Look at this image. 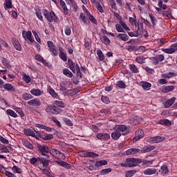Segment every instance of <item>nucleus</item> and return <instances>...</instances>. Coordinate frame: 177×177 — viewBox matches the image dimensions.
<instances>
[{"mask_svg":"<svg viewBox=\"0 0 177 177\" xmlns=\"http://www.w3.org/2000/svg\"><path fill=\"white\" fill-rule=\"evenodd\" d=\"M138 164H142V159L138 158H129L126 159L124 163L120 165L124 168H133L138 167Z\"/></svg>","mask_w":177,"mask_h":177,"instance_id":"f257e3e1","label":"nucleus"},{"mask_svg":"<svg viewBox=\"0 0 177 177\" xmlns=\"http://www.w3.org/2000/svg\"><path fill=\"white\" fill-rule=\"evenodd\" d=\"M43 15L44 17H46V20L49 21L50 23H53V21H59V17L56 16V14H55V12L51 11L48 12V10L44 9L43 12Z\"/></svg>","mask_w":177,"mask_h":177,"instance_id":"f03ea898","label":"nucleus"},{"mask_svg":"<svg viewBox=\"0 0 177 177\" xmlns=\"http://www.w3.org/2000/svg\"><path fill=\"white\" fill-rule=\"evenodd\" d=\"M45 111H46L48 114L57 115V114H60V113H62L63 110L56 106V105H48L46 106Z\"/></svg>","mask_w":177,"mask_h":177,"instance_id":"7ed1b4c3","label":"nucleus"},{"mask_svg":"<svg viewBox=\"0 0 177 177\" xmlns=\"http://www.w3.org/2000/svg\"><path fill=\"white\" fill-rule=\"evenodd\" d=\"M50 154L57 160H66V156L64 153L56 149H50Z\"/></svg>","mask_w":177,"mask_h":177,"instance_id":"20e7f679","label":"nucleus"},{"mask_svg":"<svg viewBox=\"0 0 177 177\" xmlns=\"http://www.w3.org/2000/svg\"><path fill=\"white\" fill-rule=\"evenodd\" d=\"M114 131H118L119 133L125 136V135H128L129 133V129H128V127L125 126V124H118L114 127Z\"/></svg>","mask_w":177,"mask_h":177,"instance_id":"39448f33","label":"nucleus"},{"mask_svg":"<svg viewBox=\"0 0 177 177\" xmlns=\"http://www.w3.org/2000/svg\"><path fill=\"white\" fill-rule=\"evenodd\" d=\"M24 133L26 136H32V138H35L37 140L41 138V133L39 131H36L37 135H35V131L31 129H24Z\"/></svg>","mask_w":177,"mask_h":177,"instance_id":"423d86ee","label":"nucleus"},{"mask_svg":"<svg viewBox=\"0 0 177 177\" xmlns=\"http://www.w3.org/2000/svg\"><path fill=\"white\" fill-rule=\"evenodd\" d=\"M79 156H80V157L89 158H97V157H99V154L95 152L86 151H82L79 152Z\"/></svg>","mask_w":177,"mask_h":177,"instance_id":"0eeeda50","label":"nucleus"},{"mask_svg":"<svg viewBox=\"0 0 177 177\" xmlns=\"http://www.w3.org/2000/svg\"><path fill=\"white\" fill-rule=\"evenodd\" d=\"M37 149L39 151H40L41 156H48L50 149H49V147L46 145H42L41 144H37Z\"/></svg>","mask_w":177,"mask_h":177,"instance_id":"6e6552de","label":"nucleus"},{"mask_svg":"<svg viewBox=\"0 0 177 177\" xmlns=\"http://www.w3.org/2000/svg\"><path fill=\"white\" fill-rule=\"evenodd\" d=\"M47 45L50 49V52H51L53 56H57L59 55V50H57V47L54 44L53 41H48Z\"/></svg>","mask_w":177,"mask_h":177,"instance_id":"1a4fd4ad","label":"nucleus"},{"mask_svg":"<svg viewBox=\"0 0 177 177\" xmlns=\"http://www.w3.org/2000/svg\"><path fill=\"white\" fill-rule=\"evenodd\" d=\"M162 52L165 53H167V55H172L173 53H175V52H177V42L171 44L170 46V48H163L162 49Z\"/></svg>","mask_w":177,"mask_h":177,"instance_id":"9d476101","label":"nucleus"},{"mask_svg":"<svg viewBox=\"0 0 177 177\" xmlns=\"http://www.w3.org/2000/svg\"><path fill=\"white\" fill-rule=\"evenodd\" d=\"M165 140V138L160 136H156L154 137H150L148 139V142L151 145L154 143H161V142H164Z\"/></svg>","mask_w":177,"mask_h":177,"instance_id":"9b49d317","label":"nucleus"},{"mask_svg":"<svg viewBox=\"0 0 177 177\" xmlns=\"http://www.w3.org/2000/svg\"><path fill=\"white\" fill-rule=\"evenodd\" d=\"M96 138L102 142L107 141L110 139V134L107 133H98L96 134Z\"/></svg>","mask_w":177,"mask_h":177,"instance_id":"f8f14e48","label":"nucleus"},{"mask_svg":"<svg viewBox=\"0 0 177 177\" xmlns=\"http://www.w3.org/2000/svg\"><path fill=\"white\" fill-rule=\"evenodd\" d=\"M22 37H23L24 39H25V41H27V39H28L31 43L34 42V39H32V33H31V31L24 30L22 32Z\"/></svg>","mask_w":177,"mask_h":177,"instance_id":"ddd939ff","label":"nucleus"},{"mask_svg":"<svg viewBox=\"0 0 177 177\" xmlns=\"http://www.w3.org/2000/svg\"><path fill=\"white\" fill-rule=\"evenodd\" d=\"M58 49L59 52V57L61 60H63V62H66L67 60V53H66V50L61 46H59Z\"/></svg>","mask_w":177,"mask_h":177,"instance_id":"4468645a","label":"nucleus"},{"mask_svg":"<svg viewBox=\"0 0 177 177\" xmlns=\"http://www.w3.org/2000/svg\"><path fill=\"white\" fill-rule=\"evenodd\" d=\"M46 158H39L38 157L39 162L40 164H42L43 167H48L49 165V158H50V156L49 155L44 156Z\"/></svg>","mask_w":177,"mask_h":177,"instance_id":"2eb2a0df","label":"nucleus"},{"mask_svg":"<svg viewBox=\"0 0 177 177\" xmlns=\"http://www.w3.org/2000/svg\"><path fill=\"white\" fill-rule=\"evenodd\" d=\"M145 137V131L142 129H138L136 131L135 136L133 138V140L136 142H138V140H140V139H142V138Z\"/></svg>","mask_w":177,"mask_h":177,"instance_id":"dca6fc26","label":"nucleus"},{"mask_svg":"<svg viewBox=\"0 0 177 177\" xmlns=\"http://www.w3.org/2000/svg\"><path fill=\"white\" fill-rule=\"evenodd\" d=\"M29 106H33L34 107H39L41 106V100L39 98H34L28 102Z\"/></svg>","mask_w":177,"mask_h":177,"instance_id":"f3484780","label":"nucleus"},{"mask_svg":"<svg viewBox=\"0 0 177 177\" xmlns=\"http://www.w3.org/2000/svg\"><path fill=\"white\" fill-rule=\"evenodd\" d=\"M68 66L70 70L73 73V74H75V70H77V64L74 62L71 59H68Z\"/></svg>","mask_w":177,"mask_h":177,"instance_id":"a211bd4d","label":"nucleus"},{"mask_svg":"<svg viewBox=\"0 0 177 177\" xmlns=\"http://www.w3.org/2000/svg\"><path fill=\"white\" fill-rule=\"evenodd\" d=\"M140 153V149L139 148H131L126 151V156H133Z\"/></svg>","mask_w":177,"mask_h":177,"instance_id":"6ab92c4d","label":"nucleus"},{"mask_svg":"<svg viewBox=\"0 0 177 177\" xmlns=\"http://www.w3.org/2000/svg\"><path fill=\"white\" fill-rule=\"evenodd\" d=\"M175 100H176V97H172L171 98L167 100L164 104L165 109H169L172 104L175 103Z\"/></svg>","mask_w":177,"mask_h":177,"instance_id":"aec40b11","label":"nucleus"},{"mask_svg":"<svg viewBox=\"0 0 177 177\" xmlns=\"http://www.w3.org/2000/svg\"><path fill=\"white\" fill-rule=\"evenodd\" d=\"M56 164H58V165H60L61 167H63V168H66V169H71V165L67 162H64L63 160H55Z\"/></svg>","mask_w":177,"mask_h":177,"instance_id":"412c9836","label":"nucleus"},{"mask_svg":"<svg viewBox=\"0 0 177 177\" xmlns=\"http://www.w3.org/2000/svg\"><path fill=\"white\" fill-rule=\"evenodd\" d=\"M59 5H61L64 12V16H67L68 15V8H67V5H66V2L63 0H59Z\"/></svg>","mask_w":177,"mask_h":177,"instance_id":"4be33fe9","label":"nucleus"},{"mask_svg":"<svg viewBox=\"0 0 177 177\" xmlns=\"http://www.w3.org/2000/svg\"><path fill=\"white\" fill-rule=\"evenodd\" d=\"M12 44L17 50H19V52H21V44H20L19 40L12 38Z\"/></svg>","mask_w":177,"mask_h":177,"instance_id":"5701e85b","label":"nucleus"},{"mask_svg":"<svg viewBox=\"0 0 177 177\" xmlns=\"http://www.w3.org/2000/svg\"><path fill=\"white\" fill-rule=\"evenodd\" d=\"M3 88H4L6 91H8V92H16V88L9 83L5 84Z\"/></svg>","mask_w":177,"mask_h":177,"instance_id":"b1692460","label":"nucleus"},{"mask_svg":"<svg viewBox=\"0 0 177 177\" xmlns=\"http://www.w3.org/2000/svg\"><path fill=\"white\" fill-rule=\"evenodd\" d=\"M162 15L165 17H167V19H174L172 10L171 8H169L167 11H162Z\"/></svg>","mask_w":177,"mask_h":177,"instance_id":"393cba45","label":"nucleus"},{"mask_svg":"<svg viewBox=\"0 0 177 177\" xmlns=\"http://www.w3.org/2000/svg\"><path fill=\"white\" fill-rule=\"evenodd\" d=\"M140 85L145 91H150V88H151V83L149 82H141Z\"/></svg>","mask_w":177,"mask_h":177,"instance_id":"a878e982","label":"nucleus"},{"mask_svg":"<svg viewBox=\"0 0 177 177\" xmlns=\"http://www.w3.org/2000/svg\"><path fill=\"white\" fill-rule=\"evenodd\" d=\"M131 121H133V124H134L135 125H138V124H140V122L143 121V119H142L140 116L133 115L131 118Z\"/></svg>","mask_w":177,"mask_h":177,"instance_id":"bb28decb","label":"nucleus"},{"mask_svg":"<svg viewBox=\"0 0 177 177\" xmlns=\"http://www.w3.org/2000/svg\"><path fill=\"white\" fill-rule=\"evenodd\" d=\"M174 89H175V86H164L161 91L162 92V93H169V92H172V91H174Z\"/></svg>","mask_w":177,"mask_h":177,"instance_id":"cd10ccee","label":"nucleus"},{"mask_svg":"<svg viewBox=\"0 0 177 177\" xmlns=\"http://www.w3.org/2000/svg\"><path fill=\"white\" fill-rule=\"evenodd\" d=\"M80 20H82V21H83V23H84V24H87V25L91 24V21H89V19H88V17L85 15V14L82 12L80 14Z\"/></svg>","mask_w":177,"mask_h":177,"instance_id":"c85d7f7f","label":"nucleus"},{"mask_svg":"<svg viewBox=\"0 0 177 177\" xmlns=\"http://www.w3.org/2000/svg\"><path fill=\"white\" fill-rule=\"evenodd\" d=\"M143 32V23L140 22L138 24V30L136 31V37H140Z\"/></svg>","mask_w":177,"mask_h":177,"instance_id":"c756f323","label":"nucleus"},{"mask_svg":"<svg viewBox=\"0 0 177 177\" xmlns=\"http://www.w3.org/2000/svg\"><path fill=\"white\" fill-rule=\"evenodd\" d=\"M115 131L111 133V138L114 140H118L120 138H121V133H120L117 130H114Z\"/></svg>","mask_w":177,"mask_h":177,"instance_id":"7c9ffc66","label":"nucleus"},{"mask_svg":"<svg viewBox=\"0 0 177 177\" xmlns=\"http://www.w3.org/2000/svg\"><path fill=\"white\" fill-rule=\"evenodd\" d=\"M172 77H175V73L174 72H169L161 75V78H165V80H169L172 78Z\"/></svg>","mask_w":177,"mask_h":177,"instance_id":"2f4dec72","label":"nucleus"},{"mask_svg":"<svg viewBox=\"0 0 177 177\" xmlns=\"http://www.w3.org/2000/svg\"><path fill=\"white\" fill-rule=\"evenodd\" d=\"M126 49L128 50V52L132 53V52H136L138 50V46L131 44L126 46Z\"/></svg>","mask_w":177,"mask_h":177,"instance_id":"473e14b6","label":"nucleus"},{"mask_svg":"<svg viewBox=\"0 0 177 177\" xmlns=\"http://www.w3.org/2000/svg\"><path fill=\"white\" fill-rule=\"evenodd\" d=\"M77 93H78V89L77 88L70 89L66 92V96H74Z\"/></svg>","mask_w":177,"mask_h":177,"instance_id":"72a5a7b5","label":"nucleus"},{"mask_svg":"<svg viewBox=\"0 0 177 177\" xmlns=\"http://www.w3.org/2000/svg\"><path fill=\"white\" fill-rule=\"evenodd\" d=\"M130 71H132L133 73V74H138L139 73V68H138V66H136V65L131 64L129 65Z\"/></svg>","mask_w":177,"mask_h":177,"instance_id":"f704fd0d","label":"nucleus"},{"mask_svg":"<svg viewBox=\"0 0 177 177\" xmlns=\"http://www.w3.org/2000/svg\"><path fill=\"white\" fill-rule=\"evenodd\" d=\"M30 93L34 96H41L42 91L39 88H32L30 90Z\"/></svg>","mask_w":177,"mask_h":177,"instance_id":"c9c22d12","label":"nucleus"},{"mask_svg":"<svg viewBox=\"0 0 177 177\" xmlns=\"http://www.w3.org/2000/svg\"><path fill=\"white\" fill-rule=\"evenodd\" d=\"M157 173V169H147L144 171V175H154Z\"/></svg>","mask_w":177,"mask_h":177,"instance_id":"e433bc0d","label":"nucleus"},{"mask_svg":"<svg viewBox=\"0 0 177 177\" xmlns=\"http://www.w3.org/2000/svg\"><path fill=\"white\" fill-rule=\"evenodd\" d=\"M62 73L64 75H66V77H68V78H73V73L68 70V68H64Z\"/></svg>","mask_w":177,"mask_h":177,"instance_id":"4c0bfd02","label":"nucleus"},{"mask_svg":"<svg viewBox=\"0 0 177 177\" xmlns=\"http://www.w3.org/2000/svg\"><path fill=\"white\" fill-rule=\"evenodd\" d=\"M22 145L23 146L26 147V149H29L30 150H32L34 149V146H32V144H30V142H28V140H25L22 141Z\"/></svg>","mask_w":177,"mask_h":177,"instance_id":"58836bf2","label":"nucleus"},{"mask_svg":"<svg viewBox=\"0 0 177 177\" xmlns=\"http://www.w3.org/2000/svg\"><path fill=\"white\" fill-rule=\"evenodd\" d=\"M116 37L122 39V41H128L129 39V36L127 34L119 33Z\"/></svg>","mask_w":177,"mask_h":177,"instance_id":"ea45409f","label":"nucleus"},{"mask_svg":"<svg viewBox=\"0 0 177 177\" xmlns=\"http://www.w3.org/2000/svg\"><path fill=\"white\" fill-rule=\"evenodd\" d=\"M159 124L160 125H166L167 127L171 125V121H169L168 119H162L159 120Z\"/></svg>","mask_w":177,"mask_h":177,"instance_id":"a19ab883","label":"nucleus"},{"mask_svg":"<svg viewBox=\"0 0 177 177\" xmlns=\"http://www.w3.org/2000/svg\"><path fill=\"white\" fill-rule=\"evenodd\" d=\"M136 62L139 64H143L146 63V58L143 56H138L136 58Z\"/></svg>","mask_w":177,"mask_h":177,"instance_id":"79ce46f5","label":"nucleus"},{"mask_svg":"<svg viewBox=\"0 0 177 177\" xmlns=\"http://www.w3.org/2000/svg\"><path fill=\"white\" fill-rule=\"evenodd\" d=\"M70 2L73 12H75V13L77 12V10H78V4H77V2L74 0H72Z\"/></svg>","mask_w":177,"mask_h":177,"instance_id":"37998d69","label":"nucleus"},{"mask_svg":"<svg viewBox=\"0 0 177 177\" xmlns=\"http://www.w3.org/2000/svg\"><path fill=\"white\" fill-rule=\"evenodd\" d=\"M133 17H134V18L130 17L129 18V21L130 24H131V26H135V27H136V26H137L136 23H138V21H136V15H134Z\"/></svg>","mask_w":177,"mask_h":177,"instance_id":"c03bdc74","label":"nucleus"},{"mask_svg":"<svg viewBox=\"0 0 177 177\" xmlns=\"http://www.w3.org/2000/svg\"><path fill=\"white\" fill-rule=\"evenodd\" d=\"M97 55L98 56L99 60H100L101 62H103L104 60V54H103L102 50H97Z\"/></svg>","mask_w":177,"mask_h":177,"instance_id":"a18cd8bd","label":"nucleus"},{"mask_svg":"<svg viewBox=\"0 0 177 177\" xmlns=\"http://www.w3.org/2000/svg\"><path fill=\"white\" fill-rule=\"evenodd\" d=\"M159 172H161V174L162 175H167V174H168V172H169V171H168V166L162 165L160 167V170L159 171Z\"/></svg>","mask_w":177,"mask_h":177,"instance_id":"49530a36","label":"nucleus"},{"mask_svg":"<svg viewBox=\"0 0 177 177\" xmlns=\"http://www.w3.org/2000/svg\"><path fill=\"white\" fill-rule=\"evenodd\" d=\"M75 73L77 77H80L79 79L81 80V78H82V73H81V69L80 68L78 64H76Z\"/></svg>","mask_w":177,"mask_h":177,"instance_id":"de8ad7c7","label":"nucleus"},{"mask_svg":"<svg viewBox=\"0 0 177 177\" xmlns=\"http://www.w3.org/2000/svg\"><path fill=\"white\" fill-rule=\"evenodd\" d=\"M95 165L97 168H99V167H102V165H107V160L97 161L95 163Z\"/></svg>","mask_w":177,"mask_h":177,"instance_id":"09e8293b","label":"nucleus"},{"mask_svg":"<svg viewBox=\"0 0 177 177\" xmlns=\"http://www.w3.org/2000/svg\"><path fill=\"white\" fill-rule=\"evenodd\" d=\"M101 41L103 42V44H104V45H110L111 44V41L110 39H109V37H107V36L104 35L102 38H101Z\"/></svg>","mask_w":177,"mask_h":177,"instance_id":"8fccbe9b","label":"nucleus"},{"mask_svg":"<svg viewBox=\"0 0 177 177\" xmlns=\"http://www.w3.org/2000/svg\"><path fill=\"white\" fill-rule=\"evenodd\" d=\"M6 113L8 115H10L11 117H13V118H17V113H16L15 111L12 109H8Z\"/></svg>","mask_w":177,"mask_h":177,"instance_id":"3c124183","label":"nucleus"},{"mask_svg":"<svg viewBox=\"0 0 177 177\" xmlns=\"http://www.w3.org/2000/svg\"><path fill=\"white\" fill-rule=\"evenodd\" d=\"M119 24L122 27V28H124V30H125L126 31H131V29L129 28V27H128V26H127V24L124 23L122 19H120V21H119Z\"/></svg>","mask_w":177,"mask_h":177,"instance_id":"603ef678","label":"nucleus"},{"mask_svg":"<svg viewBox=\"0 0 177 177\" xmlns=\"http://www.w3.org/2000/svg\"><path fill=\"white\" fill-rule=\"evenodd\" d=\"M35 14L37 17L40 20V21H44V17H42V13L41 12V10H36Z\"/></svg>","mask_w":177,"mask_h":177,"instance_id":"864d4df0","label":"nucleus"},{"mask_svg":"<svg viewBox=\"0 0 177 177\" xmlns=\"http://www.w3.org/2000/svg\"><path fill=\"white\" fill-rule=\"evenodd\" d=\"M116 86L120 89H125L127 85L122 81H118L116 82Z\"/></svg>","mask_w":177,"mask_h":177,"instance_id":"5fc2aeb1","label":"nucleus"},{"mask_svg":"<svg viewBox=\"0 0 177 177\" xmlns=\"http://www.w3.org/2000/svg\"><path fill=\"white\" fill-rule=\"evenodd\" d=\"M23 80L26 84H30L31 82V77L28 75H26V73L23 75Z\"/></svg>","mask_w":177,"mask_h":177,"instance_id":"6e6d98bb","label":"nucleus"},{"mask_svg":"<svg viewBox=\"0 0 177 177\" xmlns=\"http://www.w3.org/2000/svg\"><path fill=\"white\" fill-rule=\"evenodd\" d=\"M12 171H13L14 174H21V172H23V170L17 167V166L16 165L13 166V167L12 168Z\"/></svg>","mask_w":177,"mask_h":177,"instance_id":"4d7b16f0","label":"nucleus"},{"mask_svg":"<svg viewBox=\"0 0 177 177\" xmlns=\"http://www.w3.org/2000/svg\"><path fill=\"white\" fill-rule=\"evenodd\" d=\"M39 138H42L44 139V140H52V138H53V134H47V135L41 136V134H40Z\"/></svg>","mask_w":177,"mask_h":177,"instance_id":"13d9d810","label":"nucleus"},{"mask_svg":"<svg viewBox=\"0 0 177 177\" xmlns=\"http://www.w3.org/2000/svg\"><path fill=\"white\" fill-rule=\"evenodd\" d=\"M22 99L24 100H30V99H32V95L28 93H26L22 95Z\"/></svg>","mask_w":177,"mask_h":177,"instance_id":"bf43d9fd","label":"nucleus"},{"mask_svg":"<svg viewBox=\"0 0 177 177\" xmlns=\"http://www.w3.org/2000/svg\"><path fill=\"white\" fill-rule=\"evenodd\" d=\"M4 8L7 9H12V1L5 0Z\"/></svg>","mask_w":177,"mask_h":177,"instance_id":"052dcab7","label":"nucleus"},{"mask_svg":"<svg viewBox=\"0 0 177 177\" xmlns=\"http://www.w3.org/2000/svg\"><path fill=\"white\" fill-rule=\"evenodd\" d=\"M54 104L55 106H57V107H61L62 109H63V107H64V103H63V102L62 101H59V100H55L54 101Z\"/></svg>","mask_w":177,"mask_h":177,"instance_id":"680f3d73","label":"nucleus"},{"mask_svg":"<svg viewBox=\"0 0 177 177\" xmlns=\"http://www.w3.org/2000/svg\"><path fill=\"white\" fill-rule=\"evenodd\" d=\"M0 150L1 151V153H10L9 149H8V147H6V146L2 144H0Z\"/></svg>","mask_w":177,"mask_h":177,"instance_id":"e2e57ef3","label":"nucleus"},{"mask_svg":"<svg viewBox=\"0 0 177 177\" xmlns=\"http://www.w3.org/2000/svg\"><path fill=\"white\" fill-rule=\"evenodd\" d=\"M110 172H111V168L103 169L100 171V174L107 175L108 174H110Z\"/></svg>","mask_w":177,"mask_h":177,"instance_id":"0e129e2a","label":"nucleus"},{"mask_svg":"<svg viewBox=\"0 0 177 177\" xmlns=\"http://www.w3.org/2000/svg\"><path fill=\"white\" fill-rule=\"evenodd\" d=\"M2 63L6 67V68H10V64L9 60H8L6 58L3 59Z\"/></svg>","mask_w":177,"mask_h":177,"instance_id":"69168bd1","label":"nucleus"},{"mask_svg":"<svg viewBox=\"0 0 177 177\" xmlns=\"http://www.w3.org/2000/svg\"><path fill=\"white\" fill-rule=\"evenodd\" d=\"M158 85H165L168 84V81H167V79L162 78L158 80L157 82Z\"/></svg>","mask_w":177,"mask_h":177,"instance_id":"338daca9","label":"nucleus"},{"mask_svg":"<svg viewBox=\"0 0 177 177\" xmlns=\"http://www.w3.org/2000/svg\"><path fill=\"white\" fill-rule=\"evenodd\" d=\"M136 174V170H130L126 172V177H132Z\"/></svg>","mask_w":177,"mask_h":177,"instance_id":"774afa93","label":"nucleus"}]
</instances>
